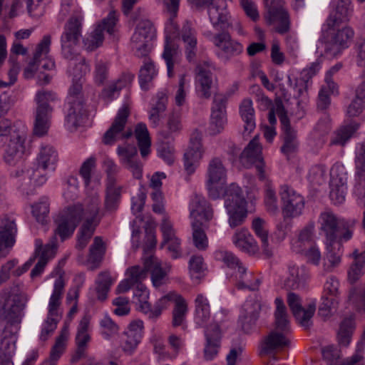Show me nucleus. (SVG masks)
I'll return each instance as SVG.
<instances>
[{
	"label": "nucleus",
	"instance_id": "obj_5",
	"mask_svg": "<svg viewBox=\"0 0 365 365\" xmlns=\"http://www.w3.org/2000/svg\"><path fill=\"white\" fill-rule=\"evenodd\" d=\"M99 211L100 200L98 197L90 199L86 207H83V218L85 220L78 233L76 247L78 250L84 249L93 235L96 228L102 218Z\"/></svg>",
	"mask_w": 365,
	"mask_h": 365
},
{
	"label": "nucleus",
	"instance_id": "obj_34",
	"mask_svg": "<svg viewBox=\"0 0 365 365\" xmlns=\"http://www.w3.org/2000/svg\"><path fill=\"white\" fill-rule=\"evenodd\" d=\"M168 102V96L164 92H158L153 99L148 118L154 127L158 125L161 115L167 108Z\"/></svg>",
	"mask_w": 365,
	"mask_h": 365
},
{
	"label": "nucleus",
	"instance_id": "obj_1",
	"mask_svg": "<svg viewBox=\"0 0 365 365\" xmlns=\"http://www.w3.org/2000/svg\"><path fill=\"white\" fill-rule=\"evenodd\" d=\"M319 223L326 241L346 242L351 239L357 220L351 218H338L332 212H324L319 216Z\"/></svg>",
	"mask_w": 365,
	"mask_h": 365
},
{
	"label": "nucleus",
	"instance_id": "obj_7",
	"mask_svg": "<svg viewBox=\"0 0 365 365\" xmlns=\"http://www.w3.org/2000/svg\"><path fill=\"white\" fill-rule=\"evenodd\" d=\"M82 18L71 16L64 26L61 37L62 54L68 60L74 59L76 52L73 47L77 45L81 37Z\"/></svg>",
	"mask_w": 365,
	"mask_h": 365
},
{
	"label": "nucleus",
	"instance_id": "obj_20",
	"mask_svg": "<svg viewBox=\"0 0 365 365\" xmlns=\"http://www.w3.org/2000/svg\"><path fill=\"white\" fill-rule=\"evenodd\" d=\"M180 36L185 45L186 58L189 62H192L196 57L197 40V31L189 21H186L183 24Z\"/></svg>",
	"mask_w": 365,
	"mask_h": 365
},
{
	"label": "nucleus",
	"instance_id": "obj_44",
	"mask_svg": "<svg viewBox=\"0 0 365 365\" xmlns=\"http://www.w3.org/2000/svg\"><path fill=\"white\" fill-rule=\"evenodd\" d=\"M265 222L260 217H256L252 221V229L256 235L260 239L264 254L267 257L272 256V252L269 248L268 232L264 228Z\"/></svg>",
	"mask_w": 365,
	"mask_h": 365
},
{
	"label": "nucleus",
	"instance_id": "obj_14",
	"mask_svg": "<svg viewBox=\"0 0 365 365\" xmlns=\"http://www.w3.org/2000/svg\"><path fill=\"white\" fill-rule=\"evenodd\" d=\"M15 176L19 178V189L26 195L32 194L37 186L43 185L47 180L46 173L34 168L18 170Z\"/></svg>",
	"mask_w": 365,
	"mask_h": 365
},
{
	"label": "nucleus",
	"instance_id": "obj_62",
	"mask_svg": "<svg viewBox=\"0 0 365 365\" xmlns=\"http://www.w3.org/2000/svg\"><path fill=\"white\" fill-rule=\"evenodd\" d=\"M160 230L163 234V241L160 244V248H163L166 245V243L170 241H173L178 238L175 235V231L173 229L172 223L166 217L163 219Z\"/></svg>",
	"mask_w": 365,
	"mask_h": 365
},
{
	"label": "nucleus",
	"instance_id": "obj_28",
	"mask_svg": "<svg viewBox=\"0 0 365 365\" xmlns=\"http://www.w3.org/2000/svg\"><path fill=\"white\" fill-rule=\"evenodd\" d=\"M233 242L236 247L249 255H255L259 251L257 242L247 229H242L235 234Z\"/></svg>",
	"mask_w": 365,
	"mask_h": 365
},
{
	"label": "nucleus",
	"instance_id": "obj_33",
	"mask_svg": "<svg viewBox=\"0 0 365 365\" xmlns=\"http://www.w3.org/2000/svg\"><path fill=\"white\" fill-rule=\"evenodd\" d=\"M69 108L66 116V123L71 131L76 130L83 123V103L80 100L68 101Z\"/></svg>",
	"mask_w": 365,
	"mask_h": 365
},
{
	"label": "nucleus",
	"instance_id": "obj_2",
	"mask_svg": "<svg viewBox=\"0 0 365 365\" xmlns=\"http://www.w3.org/2000/svg\"><path fill=\"white\" fill-rule=\"evenodd\" d=\"M36 103L34 113V134L37 136L44 135L50 126L53 108L52 103L58 101V96L51 91H38L34 99Z\"/></svg>",
	"mask_w": 365,
	"mask_h": 365
},
{
	"label": "nucleus",
	"instance_id": "obj_23",
	"mask_svg": "<svg viewBox=\"0 0 365 365\" xmlns=\"http://www.w3.org/2000/svg\"><path fill=\"white\" fill-rule=\"evenodd\" d=\"M289 275L284 280V287L289 289H298L304 287V282L309 277V273L304 266L298 267L290 263L288 265Z\"/></svg>",
	"mask_w": 365,
	"mask_h": 365
},
{
	"label": "nucleus",
	"instance_id": "obj_54",
	"mask_svg": "<svg viewBox=\"0 0 365 365\" xmlns=\"http://www.w3.org/2000/svg\"><path fill=\"white\" fill-rule=\"evenodd\" d=\"M202 222H192V240L194 245L199 250H205L208 247V241L207 236L202 229Z\"/></svg>",
	"mask_w": 365,
	"mask_h": 365
},
{
	"label": "nucleus",
	"instance_id": "obj_18",
	"mask_svg": "<svg viewBox=\"0 0 365 365\" xmlns=\"http://www.w3.org/2000/svg\"><path fill=\"white\" fill-rule=\"evenodd\" d=\"M90 320V316L86 314L82 317L79 322L75 338L76 350L72 357L73 362L77 361L85 356L88 344L91 341V336L88 334Z\"/></svg>",
	"mask_w": 365,
	"mask_h": 365
},
{
	"label": "nucleus",
	"instance_id": "obj_21",
	"mask_svg": "<svg viewBox=\"0 0 365 365\" xmlns=\"http://www.w3.org/2000/svg\"><path fill=\"white\" fill-rule=\"evenodd\" d=\"M190 217L192 222H208L213 217V210L206 199L196 195L191 203Z\"/></svg>",
	"mask_w": 365,
	"mask_h": 365
},
{
	"label": "nucleus",
	"instance_id": "obj_47",
	"mask_svg": "<svg viewBox=\"0 0 365 365\" xmlns=\"http://www.w3.org/2000/svg\"><path fill=\"white\" fill-rule=\"evenodd\" d=\"M121 187L116 185H106V198L104 202L105 210L113 212L117 210L120 199Z\"/></svg>",
	"mask_w": 365,
	"mask_h": 365
},
{
	"label": "nucleus",
	"instance_id": "obj_17",
	"mask_svg": "<svg viewBox=\"0 0 365 365\" xmlns=\"http://www.w3.org/2000/svg\"><path fill=\"white\" fill-rule=\"evenodd\" d=\"M210 20L215 29L224 31L228 27L227 4L226 0H211L207 6Z\"/></svg>",
	"mask_w": 365,
	"mask_h": 365
},
{
	"label": "nucleus",
	"instance_id": "obj_11",
	"mask_svg": "<svg viewBox=\"0 0 365 365\" xmlns=\"http://www.w3.org/2000/svg\"><path fill=\"white\" fill-rule=\"evenodd\" d=\"M130 115V110L128 106L124 105L118 112L112 125L104 133L102 138V142L106 145H113L121 136L122 139H127L132 135L131 131L122 133L128 118Z\"/></svg>",
	"mask_w": 365,
	"mask_h": 365
},
{
	"label": "nucleus",
	"instance_id": "obj_25",
	"mask_svg": "<svg viewBox=\"0 0 365 365\" xmlns=\"http://www.w3.org/2000/svg\"><path fill=\"white\" fill-rule=\"evenodd\" d=\"M259 307L253 303H245L242 309L238 323L245 333H249L259 317Z\"/></svg>",
	"mask_w": 365,
	"mask_h": 365
},
{
	"label": "nucleus",
	"instance_id": "obj_64",
	"mask_svg": "<svg viewBox=\"0 0 365 365\" xmlns=\"http://www.w3.org/2000/svg\"><path fill=\"white\" fill-rule=\"evenodd\" d=\"M226 123V115L212 113L208 128L210 134L215 135L220 133L224 129Z\"/></svg>",
	"mask_w": 365,
	"mask_h": 365
},
{
	"label": "nucleus",
	"instance_id": "obj_55",
	"mask_svg": "<svg viewBox=\"0 0 365 365\" xmlns=\"http://www.w3.org/2000/svg\"><path fill=\"white\" fill-rule=\"evenodd\" d=\"M201 158V150L188 147V149L184 154L185 170L188 174H192L195 172V164Z\"/></svg>",
	"mask_w": 365,
	"mask_h": 365
},
{
	"label": "nucleus",
	"instance_id": "obj_24",
	"mask_svg": "<svg viewBox=\"0 0 365 365\" xmlns=\"http://www.w3.org/2000/svg\"><path fill=\"white\" fill-rule=\"evenodd\" d=\"M352 13L351 0H338L334 11L329 17V27H335L341 23L349 21Z\"/></svg>",
	"mask_w": 365,
	"mask_h": 365
},
{
	"label": "nucleus",
	"instance_id": "obj_9",
	"mask_svg": "<svg viewBox=\"0 0 365 365\" xmlns=\"http://www.w3.org/2000/svg\"><path fill=\"white\" fill-rule=\"evenodd\" d=\"M279 195L282 202V214L286 218H294L302 213L304 207V197L287 185L280 187Z\"/></svg>",
	"mask_w": 365,
	"mask_h": 365
},
{
	"label": "nucleus",
	"instance_id": "obj_61",
	"mask_svg": "<svg viewBox=\"0 0 365 365\" xmlns=\"http://www.w3.org/2000/svg\"><path fill=\"white\" fill-rule=\"evenodd\" d=\"M322 354L324 361L328 365H339L341 359V350L334 345H328L322 349Z\"/></svg>",
	"mask_w": 365,
	"mask_h": 365
},
{
	"label": "nucleus",
	"instance_id": "obj_30",
	"mask_svg": "<svg viewBox=\"0 0 365 365\" xmlns=\"http://www.w3.org/2000/svg\"><path fill=\"white\" fill-rule=\"evenodd\" d=\"M211 317L210 306L207 298L202 294H198L195 299V323L200 327H204Z\"/></svg>",
	"mask_w": 365,
	"mask_h": 365
},
{
	"label": "nucleus",
	"instance_id": "obj_43",
	"mask_svg": "<svg viewBox=\"0 0 365 365\" xmlns=\"http://www.w3.org/2000/svg\"><path fill=\"white\" fill-rule=\"evenodd\" d=\"M113 280L107 271L98 274L96 280V292L99 301L103 302L107 299L108 293L110 289Z\"/></svg>",
	"mask_w": 365,
	"mask_h": 365
},
{
	"label": "nucleus",
	"instance_id": "obj_10",
	"mask_svg": "<svg viewBox=\"0 0 365 365\" xmlns=\"http://www.w3.org/2000/svg\"><path fill=\"white\" fill-rule=\"evenodd\" d=\"M240 162L246 168L254 165L259 180H266L264 163L262 157V148L258 142L257 136H255L244 149L240 155Z\"/></svg>",
	"mask_w": 365,
	"mask_h": 365
},
{
	"label": "nucleus",
	"instance_id": "obj_52",
	"mask_svg": "<svg viewBox=\"0 0 365 365\" xmlns=\"http://www.w3.org/2000/svg\"><path fill=\"white\" fill-rule=\"evenodd\" d=\"M354 329V320L349 317L345 318L341 323L338 332V342L339 345L347 346Z\"/></svg>",
	"mask_w": 365,
	"mask_h": 365
},
{
	"label": "nucleus",
	"instance_id": "obj_59",
	"mask_svg": "<svg viewBox=\"0 0 365 365\" xmlns=\"http://www.w3.org/2000/svg\"><path fill=\"white\" fill-rule=\"evenodd\" d=\"M354 32L349 26H345L341 29H339L331 36L332 41H336L342 48L348 46L354 37Z\"/></svg>",
	"mask_w": 365,
	"mask_h": 365
},
{
	"label": "nucleus",
	"instance_id": "obj_29",
	"mask_svg": "<svg viewBox=\"0 0 365 365\" xmlns=\"http://www.w3.org/2000/svg\"><path fill=\"white\" fill-rule=\"evenodd\" d=\"M155 37V29L153 24L148 19L140 21L131 37L132 43H149Z\"/></svg>",
	"mask_w": 365,
	"mask_h": 365
},
{
	"label": "nucleus",
	"instance_id": "obj_41",
	"mask_svg": "<svg viewBox=\"0 0 365 365\" xmlns=\"http://www.w3.org/2000/svg\"><path fill=\"white\" fill-rule=\"evenodd\" d=\"M354 164L356 180L359 186L361 185L365 191V140L356 151Z\"/></svg>",
	"mask_w": 365,
	"mask_h": 365
},
{
	"label": "nucleus",
	"instance_id": "obj_31",
	"mask_svg": "<svg viewBox=\"0 0 365 365\" xmlns=\"http://www.w3.org/2000/svg\"><path fill=\"white\" fill-rule=\"evenodd\" d=\"M37 168L36 169L43 171L46 170H54L55 165L58 160V154L53 146L49 145H43L37 156Z\"/></svg>",
	"mask_w": 365,
	"mask_h": 365
},
{
	"label": "nucleus",
	"instance_id": "obj_45",
	"mask_svg": "<svg viewBox=\"0 0 365 365\" xmlns=\"http://www.w3.org/2000/svg\"><path fill=\"white\" fill-rule=\"evenodd\" d=\"M284 131V143L281 148V151L287 156L295 153L298 148V142L297 135L292 129L290 124L287 126H282Z\"/></svg>",
	"mask_w": 365,
	"mask_h": 365
},
{
	"label": "nucleus",
	"instance_id": "obj_6",
	"mask_svg": "<svg viewBox=\"0 0 365 365\" xmlns=\"http://www.w3.org/2000/svg\"><path fill=\"white\" fill-rule=\"evenodd\" d=\"M83 207L81 204L69 206L60 212L54 220L55 235H58L61 241L71 237L83 219Z\"/></svg>",
	"mask_w": 365,
	"mask_h": 365
},
{
	"label": "nucleus",
	"instance_id": "obj_37",
	"mask_svg": "<svg viewBox=\"0 0 365 365\" xmlns=\"http://www.w3.org/2000/svg\"><path fill=\"white\" fill-rule=\"evenodd\" d=\"M240 112L245 122L243 135H248L255 128V110L250 99L242 101L240 106Z\"/></svg>",
	"mask_w": 365,
	"mask_h": 365
},
{
	"label": "nucleus",
	"instance_id": "obj_4",
	"mask_svg": "<svg viewBox=\"0 0 365 365\" xmlns=\"http://www.w3.org/2000/svg\"><path fill=\"white\" fill-rule=\"evenodd\" d=\"M247 201L241 187L231 184L225 192V207L232 228L241 225L247 216Z\"/></svg>",
	"mask_w": 365,
	"mask_h": 365
},
{
	"label": "nucleus",
	"instance_id": "obj_16",
	"mask_svg": "<svg viewBox=\"0 0 365 365\" xmlns=\"http://www.w3.org/2000/svg\"><path fill=\"white\" fill-rule=\"evenodd\" d=\"M116 152L122 165L128 169L135 179H140L143 175V165L138 159V150L135 145H118Z\"/></svg>",
	"mask_w": 365,
	"mask_h": 365
},
{
	"label": "nucleus",
	"instance_id": "obj_3",
	"mask_svg": "<svg viewBox=\"0 0 365 365\" xmlns=\"http://www.w3.org/2000/svg\"><path fill=\"white\" fill-rule=\"evenodd\" d=\"M27 301L28 296L26 294H11L9 290H3L0 293V303L2 304L0 308V324L6 323L5 328L8 325L20 324Z\"/></svg>",
	"mask_w": 365,
	"mask_h": 365
},
{
	"label": "nucleus",
	"instance_id": "obj_48",
	"mask_svg": "<svg viewBox=\"0 0 365 365\" xmlns=\"http://www.w3.org/2000/svg\"><path fill=\"white\" fill-rule=\"evenodd\" d=\"M264 1L267 9L265 19L269 25L272 24L277 16L288 12L284 8V0H264Z\"/></svg>",
	"mask_w": 365,
	"mask_h": 365
},
{
	"label": "nucleus",
	"instance_id": "obj_46",
	"mask_svg": "<svg viewBox=\"0 0 365 365\" xmlns=\"http://www.w3.org/2000/svg\"><path fill=\"white\" fill-rule=\"evenodd\" d=\"M135 135L138 140L142 157L145 158L150 153V139L146 125L138 123L135 129Z\"/></svg>",
	"mask_w": 365,
	"mask_h": 365
},
{
	"label": "nucleus",
	"instance_id": "obj_12",
	"mask_svg": "<svg viewBox=\"0 0 365 365\" xmlns=\"http://www.w3.org/2000/svg\"><path fill=\"white\" fill-rule=\"evenodd\" d=\"M288 332H283L277 329L272 331L263 340L259 349V355H270L271 359L267 364L273 365L272 361L277 360L275 353L289 346L290 341L287 337Z\"/></svg>",
	"mask_w": 365,
	"mask_h": 365
},
{
	"label": "nucleus",
	"instance_id": "obj_53",
	"mask_svg": "<svg viewBox=\"0 0 365 365\" xmlns=\"http://www.w3.org/2000/svg\"><path fill=\"white\" fill-rule=\"evenodd\" d=\"M359 124L357 123H351L340 128L336 135L331 139V145H344L345 143L351 138L353 134L359 129Z\"/></svg>",
	"mask_w": 365,
	"mask_h": 365
},
{
	"label": "nucleus",
	"instance_id": "obj_32",
	"mask_svg": "<svg viewBox=\"0 0 365 365\" xmlns=\"http://www.w3.org/2000/svg\"><path fill=\"white\" fill-rule=\"evenodd\" d=\"M237 269V282L236 287L238 289L257 290L260 284L259 278H255L252 272H247V269L242 262L239 264Z\"/></svg>",
	"mask_w": 365,
	"mask_h": 365
},
{
	"label": "nucleus",
	"instance_id": "obj_49",
	"mask_svg": "<svg viewBox=\"0 0 365 365\" xmlns=\"http://www.w3.org/2000/svg\"><path fill=\"white\" fill-rule=\"evenodd\" d=\"M343 241L336 240V242H327L326 259L329 262L330 265L326 268L327 271L330 272L331 267H334L341 262V256L342 252L341 250V242Z\"/></svg>",
	"mask_w": 365,
	"mask_h": 365
},
{
	"label": "nucleus",
	"instance_id": "obj_15",
	"mask_svg": "<svg viewBox=\"0 0 365 365\" xmlns=\"http://www.w3.org/2000/svg\"><path fill=\"white\" fill-rule=\"evenodd\" d=\"M287 304L299 324L305 329H309L312 325V318L316 310L315 304H309L307 309L303 308L301 297L294 292L288 293Z\"/></svg>",
	"mask_w": 365,
	"mask_h": 365
},
{
	"label": "nucleus",
	"instance_id": "obj_13",
	"mask_svg": "<svg viewBox=\"0 0 365 365\" xmlns=\"http://www.w3.org/2000/svg\"><path fill=\"white\" fill-rule=\"evenodd\" d=\"M118 17L115 11H111L108 16L97 25L91 36L85 41V46L88 50L93 51L101 46L104 40L103 31H106L110 35L115 31V25Z\"/></svg>",
	"mask_w": 365,
	"mask_h": 365
},
{
	"label": "nucleus",
	"instance_id": "obj_51",
	"mask_svg": "<svg viewBox=\"0 0 365 365\" xmlns=\"http://www.w3.org/2000/svg\"><path fill=\"white\" fill-rule=\"evenodd\" d=\"M155 75L153 62L149 59L145 60L139 72V83L143 90L148 91L149 89V83Z\"/></svg>",
	"mask_w": 365,
	"mask_h": 365
},
{
	"label": "nucleus",
	"instance_id": "obj_57",
	"mask_svg": "<svg viewBox=\"0 0 365 365\" xmlns=\"http://www.w3.org/2000/svg\"><path fill=\"white\" fill-rule=\"evenodd\" d=\"M103 168L107 175L106 185H116V176L120 171L118 165L112 159L106 158L103 161Z\"/></svg>",
	"mask_w": 365,
	"mask_h": 365
},
{
	"label": "nucleus",
	"instance_id": "obj_22",
	"mask_svg": "<svg viewBox=\"0 0 365 365\" xmlns=\"http://www.w3.org/2000/svg\"><path fill=\"white\" fill-rule=\"evenodd\" d=\"M197 92L200 98L208 99L212 95L211 88L213 86L212 73L202 65L196 67Z\"/></svg>",
	"mask_w": 365,
	"mask_h": 365
},
{
	"label": "nucleus",
	"instance_id": "obj_38",
	"mask_svg": "<svg viewBox=\"0 0 365 365\" xmlns=\"http://www.w3.org/2000/svg\"><path fill=\"white\" fill-rule=\"evenodd\" d=\"M179 2L180 0H169L165 3L168 11L170 14V17L165 26V33L166 36L171 37V39H174L175 37L180 35L178 26L174 20L177 16Z\"/></svg>",
	"mask_w": 365,
	"mask_h": 365
},
{
	"label": "nucleus",
	"instance_id": "obj_40",
	"mask_svg": "<svg viewBox=\"0 0 365 365\" xmlns=\"http://www.w3.org/2000/svg\"><path fill=\"white\" fill-rule=\"evenodd\" d=\"M178 46L174 39H171L170 36H165V42L164 46V51L163 58L165 60L168 69V75L169 77L174 76L173 72V58L178 55Z\"/></svg>",
	"mask_w": 365,
	"mask_h": 365
},
{
	"label": "nucleus",
	"instance_id": "obj_35",
	"mask_svg": "<svg viewBox=\"0 0 365 365\" xmlns=\"http://www.w3.org/2000/svg\"><path fill=\"white\" fill-rule=\"evenodd\" d=\"M274 304L276 305V309L274 316L276 329L283 332H289L290 324L289 315L283 299L280 297H277L274 300Z\"/></svg>",
	"mask_w": 365,
	"mask_h": 365
},
{
	"label": "nucleus",
	"instance_id": "obj_50",
	"mask_svg": "<svg viewBox=\"0 0 365 365\" xmlns=\"http://www.w3.org/2000/svg\"><path fill=\"white\" fill-rule=\"evenodd\" d=\"M175 304L173 310L172 324L173 327H179L183 324L187 313V305L184 298L180 295H176L174 299Z\"/></svg>",
	"mask_w": 365,
	"mask_h": 365
},
{
	"label": "nucleus",
	"instance_id": "obj_39",
	"mask_svg": "<svg viewBox=\"0 0 365 365\" xmlns=\"http://www.w3.org/2000/svg\"><path fill=\"white\" fill-rule=\"evenodd\" d=\"M64 282L61 277H59L54 283L53 292L51 296L48 304V315L51 317H61L58 314V307L61 304V298L64 289Z\"/></svg>",
	"mask_w": 365,
	"mask_h": 365
},
{
	"label": "nucleus",
	"instance_id": "obj_58",
	"mask_svg": "<svg viewBox=\"0 0 365 365\" xmlns=\"http://www.w3.org/2000/svg\"><path fill=\"white\" fill-rule=\"evenodd\" d=\"M32 213L36 221L44 225L47 222L49 213V204L46 199H42L39 202L32 206Z\"/></svg>",
	"mask_w": 365,
	"mask_h": 365
},
{
	"label": "nucleus",
	"instance_id": "obj_26",
	"mask_svg": "<svg viewBox=\"0 0 365 365\" xmlns=\"http://www.w3.org/2000/svg\"><path fill=\"white\" fill-rule=\"evenodd\" d=\"M145 266L148 272H150L151 274V279L155 287H159L163 284L164 279L171 268L170 265L163 268L158 259L154 256H150L145 259Z\"/></svg>",
	"mask_w": 365,
	"mask_h": 365
},
{
	"label": "nucleus",
	"instance_id": "obj_36",
	"mask_svg": "<svg viewBox=\"0 0 365 365\" xmlns=\"http://www.w3.org/2000/svg\"><path fill=\"white\" fill-rule=\"evenodd\" d=\"M51 45V36H44L41 42L37 45L33 59L29 62V66L24 69V76L26 78L33 77L36 68V64L39 61L42 53H48Z\"/></svg>",
	"mask_w": 365,
	"mask_h": 365
},
{
	"label": "nucleus",
	"instance_id": "obj_27",
	"mask_svg": "<svg viewBox=\"0 0 365 365\" xmlns=\"http://www.w3.org/2000/svg\"><path fill=\"white\" fill-rule=\"evenodd\" d=\"M227 171L219 158H212L207 168V183L209 185H224L226 181Z\"/></svg>",
	"mask_w": 365,
	"mask_h": 365
},
{
	"label": "nucleus",
	"instance_id": "obj_19",
	"mask_svg": "<svg viewBox=\"0 0 365 365\" xmlns=\"http://www.w3.org/2000/svg\"><path fill=\"white\" fill-rule=\"evenodd\" d=\"M17 228L14 220L6 218L0 226V258L5 257L14 243Z\"/></svg>",
	"mask_w": 365,
	"mask_h": 365
},
{
	"label": "nucleus",
	"instance_id": "obj_8",
	"mask_svg": "<svg viewBox=\"0 0 365 365\" xmlns=\"http://www.w3.org/2000/svg\"><path fill=\"white\" fill-rule=\"evenodd\" d=\"M212 42L217 48V56L224 63H227L237 57L244 51L242 44L232 38L230 33L225 31L215 34Z\"/></svg>",
	"mask_w": 365,
	"mask_h": 365
},
{
	"label": "nucleus",
	"instance_id": "obj_63",
	"mask_svg": "<svg viewBox=\"0 0 365 365\" xmlns=\"http://www.w3.org/2000/svg\"><path fill=\"white\" fill-rule=\"evenodd\" d=\"M22 155L21 145L16 142L11 141L4 154V160L9 165L14 164Z\"/></svg>",
	"mask_w": 365,
	"mask_h": 365
},
{
	"label": "nucleus",
	"instance_id": "obj_56",
	"mask_svg": "<svg viewBox=\"0 0 365 365\" xmlns=\"http://www.w3.org/2000/svg\"><path fill=\"white\" fill-rule=\"evenodd\" d=\"M89 261L93 263H98L101 261L105 254L106 247L101 237H96L90 247Z\"/></svg>",
	"mask_w": 365,
	"mask_h": 365
},
{
	"label": "nucleus",
	"instance_id": "obj_42",
	"mask_svg": "<svg viewBox=\"0 0 365 365\" xmlns=\"http://www.w3.org/2000/svg\"><path fill=\"white\" fill-rule=\"evenodd\" d=\"M352 255L354 261L351 264L348 271V280L351 283H355L364 274L363 268L365 264V252L359 253L355 250Z\"/></svg>",
	"mask_w": 365,
	"mask_h": 365
},
{
	"label": "nucleus",
	"instance_id": "obj_60",
	"mask_svg": "<svg viewBox=\"0 0 365 365\" xmlns=\"http://www.w3.org/2000/svg\"><path fill=\"white\" fill-rule=\"evenodd\" d=\"M215 257L217 260L224 262L230 269H236L242 262L232 252L227 250L216 251Z\"/></svg>",
	"mask_w": 365,
	"mask_h": 365
}]
</instances>
